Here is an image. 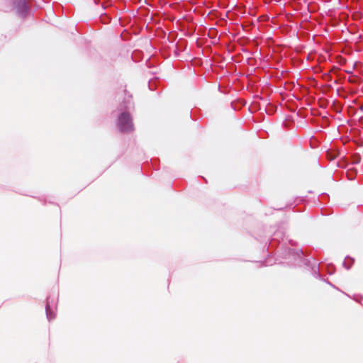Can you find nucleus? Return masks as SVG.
I'll return each mask as SVG.
<instances>
[{
  "label": "nucleus",
  "mask_w": 363,
  "mask_h": 363,
  "mask_svg": "<svg viewBox=\"0 0 363 363\" xmlns=\"http://www.w3.org/2000/svg\"><path fill=\"white\" fill-rule=\"evenodd\" d=\"M118 128L123 132H130L133 130L132 118L128 113H122L119 116Z\"/></svg>",
  "instance_id": "obj_1"
},
{
  "label": "nucleus",
  "mask_w": 363,
  "mask_h": 363,
  "mask_svg": "<svg viewBox=\"0 0 363 363\" xmlns=\"http://www.w3.org/2000/svg\"><path fill=\"white\" fill-rule=\"evenodd\" d=\"M29 0H16L13 2V10L19 15H24L28 9Z\"/></svg>",
  "instance_id": "obj_2"
},
{
  "label": "nucleus",
  "mask_w": 363,
  "mask_h": 363,
  "mask_svg": "<svg viewBox=\"0 0 363 363\" xmlns=\"http://www.w3.org/2000/svg\"><path fill=\"white\" fill-rule=\"evenodd\" d=\"M361 160V157L359 154H354L352 156V164H358Z\"/></svg>",
  "instance_id": "obj_3"
},
{
  "label": "nucleus",
  "mask_w": 363,
  "mask_h": 363,
  "mask_svg": "<svg viewBox=\"0 0 363 363\" xmlns=\"http://www.w3.org/2000/svg\"><path fill=\"white\" fill-rule=\"evenodd\" d=\"M347 177H349L350 179H353L354 177H353V172L352 171V169H350L347 172Z\"/></svg>",
  "instance_id": "obj_4"
},
{
  "label": "nucleus",
  "mask_w": 363,
  "mask_h": 363,
  "mask_svg": "<svg viewBox=\"0 0 363 363\" xmlns=\"http://www.w3.org/2000/svg\"><path fill=\"white\" fill-rule=\"evenodd\" d=\"M49 310H50V309H49V306H47V307H46V311H47V314H48V311H49Z\"/></svg>",
  "instance_id": "obj_5"
},
{
  "label": "nucleus",
  "mask_w": 363,
  "mask_h": 363,
  "mask_svg": "<svg viewBox=\"0 0 363 363\" xmlns=\"http://www.w3.org/2000/svg\"><path fill=\"white\" fill-rule=\"evenodd\" d=\"M337 69H338V68H337V67H334L332 69V70H331V71H333H333H335V70H337Z\"/></svg>",
  "instance_id": "obj_6"
},
{
  "label": "nucleus",
  "mask_w": 363,
  "mask_h": 363,
  "mask_svg": "<svg viewBox=\"0 0 363 363\" xmlns=\"http://www.w3.org/2000/svg\"><path fill=\"white\" fill-rule=\"evenodd\" d=\"M346 72H347V73H351V72H352V71H350V69H348V70H347V71H346Z\"/></svg>",
  "instance_id": "obj_7"
}]
</instances>
